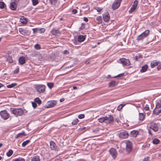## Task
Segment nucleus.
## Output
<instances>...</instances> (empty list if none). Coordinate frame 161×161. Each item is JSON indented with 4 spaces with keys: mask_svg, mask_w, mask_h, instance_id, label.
Returning <instances> with one entry per match:
<instances>
[{
    "mask_svg": "<svg viewBox=\"0 0 161 161\" xmlns=\"http://www.w3.org/2000/svg\"><path fill=\"white\" fill-rule=\"evenodd\" d=\"M128 133L126 131H123L120 132L119 134V137L122 139H125L128 137Z\"/></svg>",
    "mask_w": 161,
    "mask_h": 161,
    "instance_id": "11",
    "label": "nucleus"
},
{
    "mask_svg": "<svg viewBox=\"0 0 161 161\" xmlns=\"http://www.w3.org/2000/svg\"><path fill=\"white\" fill-rule=\"evenodd\" d=\"M139 120L142 121H143L145 118V114L143 113H139Z\"/></svg>",
    "mask_w": 161,
    "mask_h": 161,
    "instance_id": "20",
    "label": "nucleus"
},
{
    "mask_svg": "<svg viewBox=\"0 0 161 161\" xmlns=\"http://www.w3.org/2000/svg\"><path fill=\"white\" fill-rule=\"evenodd\" d=\"M47 86L49 88L51 89L53 87L54 84L53 82H49L47 83Z\"/></svg>",
    "mask_w": 161,
    "mask_h": 161,
    "instance_id": "37",
    "label": "nucleus"
},
{
    "mask_svg": "<svg viewBox=\"0 0 161 161\" xmlns=\"http://www.w3.org/2000/svg\"><path fill=\"white\" fill-rule=\"evenodd\" d=\"M138 3V1L137 0H135L134 2V4L132 6V7L130 8V11L132 12L136 8Z\"/></svg>",
    "mask_w": 161,
    "mask_h": 161,
    "instance_id": "16",
    "label": "nucleus"
},
{
    "mask_svg": "<svg viewBox=\"0 0 161 161\" xmlns=\"http://www.w3.org/2000/svg\"><path fill=\"white\" fill-rule=\"evenodd\" d=\"M85 39V37L83 35H80L78 38V41L81 42H83Z\"/></svg>",
    "mask_w": 161,
    "mask_h": 161,
    "instance_id": "21",
    "label": "nucleus"
},
{
    "mask_svg": "<svg viewBox=\"0 0 161 161\" xmlns=\"http://www.w3.org/2000/svg\"><path fill=\"white\" fill-rule=\"evenodd\" d=\"M21 22L24 24H25L27 23V20L26 18L23 16L21 17L20 19Z\"/></svg>",
    "mask_w": 161,
    "mask_h": 161,
    "instance_id": "27",
    "label": "nucleus"
},
{
    "mask_svg": "<svg viewBox=\"0 0 161 161\" xmlns=\"http://www.w3.org/2000/svg\"><path fill=\"white\" fill-rule=\"evenodd\" d=\"M34 47L37 50H39L41 48V47L40 45L37 44L35 45L34 46Z\"/></svg>",
    "mask_w": 161,
    "mask_h": 161,
    "instance_id": "40",
    "label": "nucleus"
},
{
    "mask_svg": "<svg viewBox=\"0 0 161 161\" xmlns=\"http://www.w3.org/2000/svg\"><path fill=\"white\" fill-rule=\"evenodd\" d=\"M7 60L8 62L11 63L13 62L12 59L10 57H9L7 58Z\"/></svg>",
    "mask_w": 161,
    "mask_h": 161,
    "instance_id": "51",
    "label": "nucleus"
},
{
    "mask_svg": "<svg viewBox=\"0 0 161 161\" xmlns=\"http://www.w3.org/2000/svg\"><path fill=\"white\" fill-rule=\"evenodd\" d=\"M161 112V109H159L155 108V109L153 111V113L156 115H158Z\"/></svg>",
    "mask_w": 161,
    "mask_h": 161,
    "instance_id": "22",
    "label": "nucleus"
},
{
    "mask_svg": "<svg viewBox=\"0 0 161 161\" xmlns=\"http://www.w3.org/2000/svg\"><path fill=\"white\" fill-rule=\"evenodd\" d=\"M124 75V74H123V73L120 74L116 76L113 77V78H117V77H122Z\"/></svg>",
    "mask_w": 161,
    "mask_h": 161,
    "instance_id": "47",
    "label": "nucleus"
},
{
    "mask_svg": "<svg viewBox=\"0 0 161 161\" xmlns=\"http://www.w3.org/2000/svg\"><path fill=\"white\" fill-rule=\"evenodd\" d=\"M151 129H149L148 130V133L150 135H152V133L151 132Z\"/></svg>",
    "mask_w": 161,
    "mask_h": 161,
    "instance_id": "64",
    "label": "nucleus"
},
{
    "mask_svg": "<svg viewBox=\"0 0 161 161\" xmlns=\"http://www.w3.org/2000/svg\"><path fill=\"white\" fill-rule=\"evenodd\" d=\"M150 31L149 30H146L145 31L143 32L142 34L143 35V36H144L145 37H147L148 35L149 34Z\"/></svg>",
    "mask_w": 161,
    "mask_h": 161,
    "instance_id": "26",
    "label": "nucleus"
},
{
    "mask_svg": "<svg viewBox=\"0 0 161 161\" xmlns=\"http://www.w3.org/2000/svg\"><path fill=\"white\" fill-rule=\"evenodd\" d=\"M19 68H17L14 71L15 74H17L19 72Z\"/></svg>",
    "mask_w": 161,
    "mask_h": 161,
    "instance_id": "59",
    "label": "nucleus"
},
{
    "mask_svg": "<svg viewBox=\"0 0 161 161\" xmlns=\"http://www.w3.org/2000/svg\"><path fill=\"white\" fill-rule=\"evenodd\" d=\"M79 121V120L77 119H75L73 120L72 122V124L73 125H76Z\"/></svg>",
    "mask_w": 161,
    "mask_h": 161,
    "instance_id": "33",
    "label": "nucleus"
},
{
    "mask_svg": "<svg viewBox=\"0 0 161 161\" xmlns=\"http://www.w3.org/2000/svg\"><path fill=\"white\" fill-rule=\"evenodd\" d=\"M11 109L12 113L16 117L21 116L24 113V111L21 108H11Z\"/></svg>",
    "mask_w": 161,
    "mask_h": 161,
    "instance_id": "2",
    "label": "nucleus"
},
{
    "mask_svg": "<svg viewBox=\"0 0 161 161\" xmlns=\"http://www.w3.org/2000/svg\"><path fill=\"white\" fill-rule=\"evenodd\" d=\"M25 133L24 132H23L22 133H18V134H17L15 137L16 138H17L19 137H21L23 135H24V134Z\"/></svg>",
    "mask_w": 161,
    "mask_h": 161,
    "instance_id": "39",
    "label": "nucleus"
},
{
    "mask_svg": "<svg viewBox=\"0 0 161 161\" xmlns=\"http://www.w3.org/2000/svg\"><path fill=\"white\" fill-rule=\"evenodd\" d=\"M139 132L137 130H133L130 132V135L133 137H136L138 134Z\"/></svg>",
    "mask_w": 161,
    "mask_h": 161,
    "instance_id": "19",
    "label": "nucleus"
},
{
    "mask_svg": "<svg viewBox=\"0 0 161 161\" xmlns=\"http://www.w3.org/2000/svg\"><path fill=\"white\" fill-rule=\"evenodd\" d=\"M0 115L1 118L4 120L8 119L10 116L9 114L6 110L1 111L0 112Z\"/></svg>",
    "mask_w": 161,
    "mask_h": 161,
    "instance_id": "4",
    "label": "nucleus"
},
{
    "mask_svg": "<svg viewBox=\"0 0 161 161\" xmlns=\"http://www.w3.org/2000/svg\"><path fill=\"white\" fill-rule=\"evenodd\" d=\"M116 82L114 81H112L109 83L108 86L109 87H113L115 86Z\"/></svg>",
    "mask_w": 161,
    "mask_h": 161,
    "instance_id": "28",
    "label": "nucleus"
},
{
    "mask_svg": "<svg viewBox=\"0 0 161 161\" xmlns=\"http://www.w3.org/2000/svg\"><path fill=\"white\" fill-rule=\"evenodd\" d=\"M150 146V144L147 143L144 144L142 146L143 148H148Z\"/></svg>",
    "mask_w": 161,
    "mask_h": 161,
    "instance_id": "49",
    "label": "nucleus"
},
{
    "mask_svg": "<svg viewBox=\"0 0 161 161\" xmlns=\"http://www.w3.org/2000/svg\"><path fill=\"white\" fill-rule=\"evenodd\" d=\"M13 151L12 150H9L8 151L7 153V156L8 157H10L13 154Z\"/></svg>",
    "mask_w": 161,
    "mask_h": 161,
    "instance_id": "31",
    "label": "nucleus"
},
{
    "mask_svg": "<svg viewBox=\"0 0 161 161\" xmlns=\"http://www.w3.org/2000/svg\"><path fill=\"white\" fill-rule=\"evenodd\" d=\"M99 131V130L97 129H96L94 130H92V132L94 133H97Z\"/></svg>",
    "mask_w": 161,
    "mask_h": 161,
    "instance_id": "60",
    "label": "nucleus"
},
{
    "mask_svg": "<svg viewBox=\"0 0 161 161\" xmlns=\"http://www.w3.org/2000/svg\"><path fill=\"white\" fill-rule=\"evenodd\" d=\"M32 3L33 5L35 6L38 3V0H32Z\"/></svg>",
    "mask_w": 161,
    "mask_h": 161,
    "instance_id": "42",
    "label": "nucleus"
},
{
    "mask_svg": "<svg viewBox=\"0 0 161 161\" xmlns=\"http://www.w3.org/2000/svg\"><path fill=\"white\" fill-rule=\"evenodd\" d=\"M34 100L36 103H37L39 105L40 104L42 103L41 101L38 97L36 98Z\"/></svg>",
    "mask_w": 161,
    "mask_h": 161,
    "instance_id": "32",
    "label": "nucleus"
},
{
    "mask_svg": "<svg viewBox=\"0 0 161 161\" xmlns=\"http://www.w3.org/2000/svg\"><path fill=\"white\" fill-rule=\"evenodd\" d=\"M33 33H38V28H35L32 29Z\"/></svg>",
    "mask_w": 161,
    "mask_h": 161,
    "instance_id": "45",
    "label": "nucleus"
},
{
    "mask_svg": "<svg viewBox=\"0 0 161 161\" xmlns=\"http://www.w3.org/2000/svg\"><path fill=\"white\" fill-rule=\"evenodd\" d=\"M119 62L123 64L124 66H128L130 64V61L128 59L125 58H120L119 61Z\"/></svg>",
    "mask_w": 161,
    "mask_h": 161,
    "instance_id": "5",
    "label": "nucleus"
},
{
    "mask_svg": "<svg viewBox=\"0 0 161 161\" xmlns=\"http://www.w3.org/2000/svg\"><path fill=\"white\" fill-rule=\"evenodd\" d=\"M51 32L52 35L56 36H59L61 34L60 32L58 29H53L51 31Z\"/></svg>",
    "mask_w": 161,
    "mask_h": 161,
    "instance_id": "14",
    "label": "nucleus"
},
{
    "mask_svg": "<svg viewBox=\"0 0 161 161\" xmlns=\"http://www.w3.org/2000/svg\"><path fill=\"white\" fill-rule=\"evenodd\" d=\"M149 128L150 129H152L155 132L157 131L158 129L157 124L153 122H152L150 123Z\"/></svg>",
    "mask_w": 161,
    "mask_h": 161,
    "instance_id": "6",
    "label": "nucleus"
},
{
    "mask_svg": "<svg viewBox=\"0 0 161 161\" xmlns=\"http://www.w3.org/2000/svg\"><path fill=\"white\" fill-rule=\"evenodd\" d=\"M50 148L51 150H56L57 146L55 143L53 141H51L50 142Z\"/></svg>",
    "mask_w": 161,
    "mask_h": 161,
    "instance_id": "18",
    "label": "nucleus"
},
{
    "mask_svg": "<svg viewBox=\"0 0 161 161\" xmlns=\"http://www.w3.org/2000/svg\"><path fill=\"white\" fill-rule=\"evenodd\" d=\"M63 53L64 54H67L69 53V52L67 50H65L64 51Z\"/></svg>",
    "mask_w": 161,
    "mask_h": 161,
    "instance_id": "61",
    "label": "nucleus"
},
{
    "mask_svg": "<svg viewBox=\"0 0 161 161\" xmlns=\"http://www.w3.org/2000/svg\"><path fill=\"white\" fill-rule=\"evenodd\" d=\"M96 20L98 21V23H101L102 21V17L101 16H98L97 17Z\"/></svg>",
    "mask_w": 161,
    "mask_h": 161,
    "instance_id": "35",
    "label": "nucleus"
},
{
    "mask_svg": "<svg viewBox=\"0 0 161 161\" xmlns=\"http://www.w3.org/2000/svg\"><path fill=\"white\" fill-rule=\"evenodd\" d=\"M19 62L21 64H24L25 63V58L22 57H20L19 59Z\"/></svg>",
    "mask_w": 161,
    "mask_h": 161,
    "instance_id": "23",
    "label": "nucleus"
},
{
    "mask_svg": "<svg viewBox=\"0 0 161 161\" xmlns=\"http://www.w3.org/2000/svg\"><path fill=\"white\" fill-rule=\"evenodd\" d=\"M145 38V37L141 34L138 36L137 38L138 40L140 41L143 40V39Z\"/></svg>",
    "mask_w": 161,
    "mask_h": 161,
    "instance_id": "34",
    "label": "nucleus"
},
{
    "mask_svg": "<svg viewBox=\"0 0 161 161\" xmlns=\"http://www.w3.org/2000/svg\"><path fill=\"white\" fill-rule=\"evenodd\" d=\"M125 105V104H120L117 107V109L120 111L123 108V107Z\"/></svg>",
    "mask_w": 161,
    "mask_h": 161,
    "instance_id": "41",
    "label": "nucleus"
},
{
    "mask_svg": "<svg viewBox=\"0 0 161 161\" xmlns=\"http://www.w3.org/2000/svg\"><path fill=\"white\" fill-rule=\"evenodd\" d=\"M5 3L4 2H0V8L1 9L3 8L4 7Z\"/></svg>",
    "mask_w": 161,
    "mask_h": 161,
    "instance_id": "43",
    "label": "nucleus"
},
{
    "mask_svg": "<svg viewBox=\"0 0 161 161\" xmlns=\"http://www.w3.org/2000/svg\"><path fill=\"white\" fill-rule=\"evenodd\" d=\"M159 142V141L157 138H154L153 141V144H158Z\"/></svg>",
    "mask_w": 161,
    "mask_h": 161,
    "instance_id": "36",
    "label": "nucleus"
},
{
    "mask_svg": "<svg viewBox=\"0 0 161 161\" xmlns=\"http://www.w3.org/2000/svg\"><path fill=\"white\" fill-rule=\"evenodd\" d=\"M141 55H139V57H138V56H136L135 57H134V59H135L136 61H138V58H141Z\"/></svg>",
    "mask_w": 161,
    "mask_h": 161,
    "instance_id": "58",
    "label": "nucleus"
},
{
    "mask_svg": "<svg viewBox=\"0 0 161 161\" xmlns=\"http://www.w3.org/2000/svg\"><path fill=\"white\" fill-rule=\"evenodd\" d=\"M77 11L76 9H73L72 10V13L74 14H76L77 13Z\"/></svg>",
    "mask_w": 161,
    "mask_h": 161,
    "instance_id": "62",
    "label": "nucleus"
},
{
    "mask_svg": "<svg viewBox=\"0 0 161 161\" xmlns=\"http://www.w3.org/2000/svg\"><path fill=\"white\" fill-rule=\"evenodd\" d=\"M85 115L84 114H80L78 116V117L80 119H82L85 117Z\"/></svg>",
    "mask_w": 161,
    "mask_h": 161,
    "instance_id": "48",
    "label": "nucleus"
},
{
    "mask_svg": "<svg viewBox=\"0 0 161 161\" xmlns=\"http://www.w3.org/2000/svg\"><path fill=\"white\" fill-rule=\"evenodd\" d=\"M57 0H49L52 4H55Z\"/></svg>",
    "mask_w": 161,
    "mask_h": 161,
    "instance_id": "50",
    "label": "nucleus"
},
{
    "mask_svg": "<svg viewBox=\"0 0 161 161\" xmlns=\"http://www.w3.org/2000/svg\"><path fill=\"white\" fill-rule=\"evenodd\" d=\"M149 158V157H147L144 158L142 161H150Z\"/></svg>",
    "mask_w": 161,
    "mask_h": 161,
    "instance_id": "55",
    "label": "nucleus"
},
{
    "mask_svg": "<svg viewBox=\"0 0 161 161\" xmlns=\"http://www.w3.org/2000/svg\"><path fill=\"white\" fill-rule=\"evenodd\" d=\"M38 53L37 52H34L32 53V56H37L38 55Z\"/></svg>",
    "mask_w": 161,
    "mask_h": 161,
    "instance_id": "53",
    "label": "nucleus"
},
{
    "mask_svg": "<svg viewBox=\"0 0 161 161\" xmlns=\"http://www.w3.org/2000/svg\"><path fill=\"white\" fill-rule=\"evenodd\" d=\"M46 87L43 85L38 84L36 86L35 89L39 92L40 93H43L46 90Z\"/></svg>",
    "mask_w": 161,
    "mask_h": 161,
    "instance_id": "3",
    "label": "nucleus"
},
{
    "mask_svg": "<svg viewBox=\"0 0 161 161\" xmlns=\"http://www.w3.org/2000/svg\"><path fill=\"white\" fill-rule=\"evenodd\" d=\"M45 31V29L44 28L40 29L38 28V33H42Z\"/></svg>",
    "mask_w": 161,
    "mask_h": 161,
    "instance_id": "44",
    "label": "nucleus"
},
{
    "mask_svg": "<svg viewBox=\"0 0 161 161\" xmlns=\"http://www.w3.org/2000/svg\"><path fill=\"white\" fill-rule=\"evenodd\" d=\"M125 144L126 151L128 152H130L132 150V143L129 141H127L126 142Z\"/></svg>",
    "mask_w": 161,
    "mask_h": 161,
    "instance_id": "8",
    "label": "nucleus"
},
{
    "mask_svg": "<svg viewBox=\"0 0 161 161\" xmlns=\"http://www.w3.org/2000/svg\"><path fill=\"white\" fill-rule=\"evenodd\" d=\"M148 68V66L147 64H146L142 67L141 69L140 70V72L141 73H143L146 72Z\"/></svg>",
    "mask_w": 161,
    "mask_h": 161,
    "instance_id": "17",
    "label": "nucleus"
},
{
    "mask_svg": "<svg viewBox=\"0 0 161 161\" xmlns=\"http://www.w3.org/2000/svg\"><path fill=\"white\" fill-rule=\"evenodd\" d=\"M121 1L122 0H115L112 5V8L114 10L118 8L120 5Z\"/></svg>",
    "mask_w": 161,
    "mask_h": 161,
    "instance_id": "7",
    "label": "nucleus"
},
{
    "mask_svg": "<svg viewBox=\"0 0 161 161\" xmlns=\"http://www.w3.org/2000/svg\"><path fill=\"white\" fill-rule=\"evenodd\" d=\"M17 84L16 83H13L11 84L8 85L7 86V87L8 88H11L14 87L16 86Z\"/></svg>",
    "mask_w": 161,
    "mask_h": 161,
    "instance_id": "30",
    "label": "nucleus"
},
{
    "mask_svg": "<svg viewBox=\"0 0 161 161\" xmlns=\"http://www.w3.org/2000/svg\"><path fill=\"white\" fill-rule=\"evenodd\" d=\"M155 108H159V109H161V101H160V103L158 102V103H157L156 105Z\"/></svg>",
    "mask_w": 161,
    "mask_h": 161,
    "instance_id": "38",
    "label": "nucleus"
},
{
    "mask_svg": "<svg viewBox=\"0 0 161 161\" xmlns=\"http://www.w3.org/2000/svg\"><path fill=\"white\" fill-rule=\"evenodd\" d=\"M109 153L111 156L114 159H115L117 157V152L114 148H111L109 150Z\"/></svg>",
    "mask_w": 161,
    "mask_h": 161,
    "instance_id": "10",
    "label": "nucleus"
},
{
    "mask_svg": "<svg viewBox=\"0 0 161 161\" xmlns=\"http://www.w3.org/2000/svg\"><path fill=\"white\" fill-rule=\"evenodd\" d=\"M14 161H25V160L24 158H17L14 160Z\"/></svg>",
    "mask_w": 161,
    "mask_h": 161,
    "instance_id": "46",
    "label": "nucleus"
},
{
    "mask_svg": "<svg viewBox=\"0 0 161 161\" xmlns=\"http://www.w3.org/2000/svg\"><path fill=\"white\" fill-rule=\"evenodd\" d=\"M144 109L146 111H148L149 110V108L147 104L146 105L145 107H144Z\"/></svg>",
    "mask_w": 161,
    "mask_h": 161,
    "instance_id": "54",
    "label": "nucleus"
},
{
    "mask_svg": "<svg viewBox=\"0 0 161 161\" xmlns=\"http://www.w3.org/2000/svg\"><path fill=\"white\" fill-rule=\"evenodd\" d=\"M103 18L104 21L106 22L109 21L110 19V16L108 12H107L103 15Z\"/></svg>",
    "mask_w": 161,
    "mask_h": 161,
    "instance_id": "12",
    "label": "nucleus"
},
{
    "mask_svg": "<svg viewBox=\"0 0 161 161\" xmlns=\"http://www.w3.org/2000/svg\"><path fill=\"white\" fill-rule=\"evenodd\" d=\"M83 20L84 21L86 22H87L88 21V19L86 17H85L83 18Z\"/></svg>",
    "mask_w": 161,
    "mask_h": 161,
    "instance_id": "63",
    "label": "nucleus"
},
{
    "mask_svg": "<svg viewBox=\"0 0 161 161\" xmlns=\"http://www.w3.org/2000/svg\"><path fill=\"white\" fill-rule=\"evenodd\" d=\"M30 142V141L29 140H27L24 142L22 144V147H25Z\"/></svg>",
    "mask_w": 161,
    "mask_h": 161,
    "instance_id": "29",
    "label": "nucleus"
},
{
    "mask_svg": "<svg viewBox=\"0 0 161 161\" xmlns=\"http://www.w3.org/2000/svg\"><path fill=\"white\" fill-rule=\"evenodd\" d=\"M95 9L97 10V12H100L102 10V8L100 7H97Z\"/></svg>",
    "mask_w": 161,
    "mask_h": 161,
    "instance_id": "57",
    "label": "nucleus"
},
{
    "mask_svg": "<svg viewBox=\"0 0 161 161\" xmlns=\"http://www.w3.org/2000/svg\"><path fill=\"white\" fill-rule=\"evenodd\" d=\"M17 8V5L14 2H11L10 3V8L12 10H15Z\"/></svg>",
    "mask_w": 161,
    "mask_h": 161,
    "instance_id": "13",
    "label": "nucleus"
},
{
    "mask_svg": "<svg viewBox=\"0 0 161 161\" xmlns=\"http://www.w3.org/2000/svg\"><path fill=\"white\" fill-rule=\"evenodd\" d=\"M57 103L55 101H49L47 102V104L45 105L46 108H50L54 107L56 104Z\"/></svg>",
    "mask_w": 161,
    "mask_h": 161,
    "instance_id": "9",
    "label": "nucleus"
},
{
    "mask_svg": "<svg viewBox=\"0 0 161 161\" xmlns=\"http://www.w3.org/2000/svg\"><path fill=\"white\" fill-rule=\"evenodd\" d=\"M85 24L84 23H82L81 26L80 28V30H83L85 28Z\"/></svg>",
    "mask_w": 161,
    "mask_h": 161,
    "instance_id": "52",
    "label": "nucleus"
},
{
    "mask_svg": "<svg viewBox=\"0 0 161 161\" xmlns=\"http://www.w3.org/2000/svg\"><path fill=\"white\" fill-rule=\"evenodd\" d=\"M32 104L33 107L34 108H36L37 106V104L36 102H32Z\"/></svg>",
    "mask_w": 161,
    "mask_h": 161,
    "instance_id": "56",
    "label": "nucleus"
},
{
    "mask_svg": "<svg viewBox=\"0 0 161 161\" xmlns=\"http://www.w3.org/2000/svg\"><path fill=\"white\" fill-rule=\"evenodd\" d=\"M161 63L159 61L156 62V61H153L151 63L150 66L152 68H153L155 66L161 65Z\"/></svg>",
    "mask_w": 161,
    "mask_h": 161,
    "instance_id": "15",
    "label": "nucleus"
},
{
    "mask_svg": "<svg viewBox=\"0 0 161 161\" xmlns=\"http://www.w3.org/2000/svg\"><path fill=\"white\" fill-rule=\"evenodd\" d=\"M19 31L22 34L25 35L26 33V32L25 29L23 28H19Z\"/></svg>",
    "mask_w": 161,
    "mask_h": 161,
    "instance_id": "25",
    "label": "nucleus"
},
{
    "mask_svg": "<svg viewBox=\"0 0 161 161\" xmlns=\"http://www.w3.org/2000/svg\"><path fill=\"white\" fill-rule=\"evenodd\" d=\"M99 122L101 123H104L106 124H110L114 122V118L111 115L108 116H103L98 119Z\"/></svg>",
    "mask_w": 161,
    "mask_h": 161,
    "instance_id": "1",
    "label": "nucleus"
},
{
    "mask_svg": "<svg viewBox=\"0 0 161 161\" xmlns=\"http://www.w3.org/2000/svg\"><path fill=\"white\" fill-rule=\"evenodd\" d=\"M31 160V161H40V158L38 156H34L32 157Z\"/></svg>",
    "mask_w": 161,
    "mask_h": 161,
    "instance_id": "24",
    "label": "nucleus"
}]
</instances>
